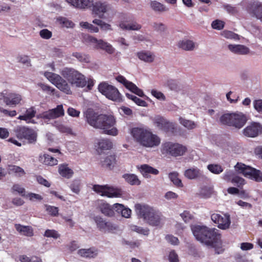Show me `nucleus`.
<instances>
[{
	"label": "nucleus",
	"instance_id": "nucleus-1",
	"mask_svg": "<svg viewBox=\"0 0 262 262\" xmlns=\"http://www.w3.org/2000/svg\"><path fill=\"white\" fill-rule=\"evenodd\" d=\"M86 122L91 126L102 129L103 133L111 136H117L118 129L115 127L116 120L112 115L98 114L92 108H88L84 113Z\"/></svg>",
	"mask_w": 262,
	"mask_h": 262
},
{
	"label": "nucleus",
	"instance_id": "nucleus-2",
	"mask_svg": "<svg viewBox=\"0 0 262 262\" xmlns=\"http://www.w3.org/2000/svg\"><path fill=\"white\" fill-rule=\"evenodd\" d=\"M191 230L196 239L207 245H213L220 242L221 234L216 228L196 225Z\"/></svg>",
	"mask_w": 262,
	"mask_h": 262
},
{
	"label": "nucleus",
	"instance_id": "nucleus-3",
	"mask_svg": "<svg viewBox=\"0 0 262 262\" xmlns=\"http://www.w3.org/2000/svg\"><path fill=\"white\" fill-rule=\"evenodd\" d=\"M131 133L135 140L145 147L158 146L161 143L160 137L153 134L149 128L135 127L132 129Z\"/></svg>",
	"mask_w": 262,
	"mask_h": 262
},
{
	"label": "nucleus",
	"instance_id": "nucleus-4",
	"mask_svg": "<svg viewBox=\"0 0 262 262\" xmlns=\"http://www.w3.org/2000/svg\"><path fill=\"white\" fill-rule=\"evenodd\" d=\"M135 211L140 218L143 219L150 225L157 226L161 222V213L152 207L141 204H137L135 205Z\"/></svg>",
	"mask_w": 262,
	"mask_h": 262
},
{
	"label": "nucleus",
	"instance_id": "nucleus-5",
	"mask_svg": "<svg viewBox=\"0 0 262 262\" xmlns=\"http://www.w3.org/2000/svg\"><path fill=\"white\" fill-rule=\"evenodd\" d=\"M220 121L222 124L239 129L246 124L247 121V118L242 113H227L221 116Z\"/></svg>",
	"mask_w": 262,
	"mask_h": 262
},
{
	"label": "nucleus",
	"instance_id": "nucleus-6",
	"mask_svg": "<svg viewBox=\"0 0 262 262\" xmlns=\"http://www.w3.org/2000/svg\"><path fill=\"white\" fill-rule=\"evenodd\" d=\"M61 74L72 85L83 88L86 84L85 76L73 68H65L61 72Z\"/></svg>",
	"mask_w": 262,
	"mask_h": 262
},
{
	"label": "nucleus",
	"instance_id": "nucleus-7",
	"mask_svg": "<svg viewBox=\"0 0 262 262\" xmlns=\"http://www.w3.org/2000/svg\"><path fill=\"white\" fill-rule=\"evenodd\" d=\"M45 76L59 90L67 95H71L72 91L67 81L60 75L55 73L46 72Z\"/></svg>",
	"mask_w": 262,
	"mask_h": 262
},
{
	"label": "nucleus",
	"instance_id": "nucleus-8",
	"mask_svg": "<svg viewBox=\"0 0 262 262\" xmlns=\"http://www.w3.org/2000/svg\"><path fill=\"white\" fill-rule=\"evenodd\" d=\"M13 131L17 138L20 140H27L29 144H35L37 141V134L32 128L17 126Z\"/></svg>",
	"mask_w": 262,
	"mask_h": 262
},
{
	"label": "nucleus",
	"instance_id": "nucleus-9",
	"mask_svg": "<svg viewBox=\"0 0 262 262\" xmlns=\"http://www.w3.org/2000/svg\"><path fill=\"white\" fill-rule=\"evenodd\" d=\"M98 89L108 99L118 102L122 101V96L115 86L104 82L99 84Z\"/></svg>",
	"mask_w": 262,
	"mask_h": 262
},
{
	"label": "nucleus",
	"instance_id": "nucleus-10",
	"mask_svg": "<svg viewBox=\"0 0 262 262\" xmlns=\"http://www.w3.org/2000/svg\"><path fill=\"white\" fill-rule=\"evenodd\" d=\"M187 149L186 146L171 142H166L162 145L161 147V152L163 154L175 157L184 155Z\"/></svg>",
	"mask_w": 262,
	"mask_h": 262
},
{
	"label": "nucleus",
	"instance_id": "nucleus-11",
	"mask_svg": "<svg viewBox=\"0 0 262 262\" xmlns=\"http://www.w3.org/2000/svg\"><path fill=\"white\" fill-rule=\"evenodd\" d=\"M93 190L97 193H99L101 196L108 198H118L120 197L122 194L121 189L110 187L107 185H94L93 186Z\"/></svg>",
	"mask_w": 262,
	"mask_h": 262
},
{
	"label": "nucleus",
	"instance_id": "nucleus-12",
	"mask_svg": "<svg viewBox=\"0 0 262 262\" xmlns=\"http://www.w3.org/2000/svg\"><path fill=\"white\" fill-rule=\"evenodd\" d=\"M211 219L222 230H226L230 227V216L228 213H214L211 215Z\"/></svg>",
	"mask_w": 262,
	"mask_h": 262
},
{
	"label": "nucleus",
	"instance_id": "nucleus-13",
	"mask_svg": "<svg viewBox=\"0 0 262 262\" xmlns=\"http://www.w3.org/2000/svg\"><path fill=\"white\" fill-rule=\"evenodd\" d=\"M92 13L100 18L104 17V13L111 9L110 5L105 2L98 1L94 3L92 2Z\"/></svg>",
	"mask_w": 262,
	"mask_h": 262
},
{
	"label": "nucleus",
	"instance_id": "nucleus-14",
	"mask_svg": "<svg viewBox=\"0 0 262 262\" xmlns=\"http://www.w3.org/2000/svg\"><path fill=\"white\" fill-rule=\"evenodd\" d=\"M0 100H3L6 105L15 106L21 100L20 95L15 93H7L6 91L0 93Z\"/></svg>",
	"mask_w": 262,
	"mask_h": 262
},
{
	"label": "nucleus",
	"instance_id": "nucleus-15",
	"mask_svg": "<svg viewBox=\"0 0 262 262\" xmlns=\"http://www.w3.org/2000/svg\"><path fill=\"white\" fill-rule=\"evenodd\" d=\"M248 12L262 21V3L257 1L249 3L247 6Z\"/></svg>",
	"mask_w": 262,
	"mask_h": 262
},
{
	"label": "nucleus",
	"instance_id": "nucleus-16",
	"mask_svg": "<svg viewBox=\"0 0 262 262\" xmlns=\"http://www.w3.org/2000/svg\"><path fill=\"white\" fill-rule=\"evenodd\" d=\"M153 123L159 129L166 133L172 131L174 128V125L172 123L160 116H156L153 119Z\"/></svg>",
	"mask_w": 262,
	"mask_h": 262
},
{
	"label": "nucleus",
	"instance_id": "nucleus-17",
	"mask_svg": "<svg viewBox=\"0 0 262 262\" xmlns=\"http://www.w3.org/2000/svg\"><path fill=\"white\" fill-rule=\"evenodd\" d=\"M262 132V126L259 123L252 122L243 130L245 136L254 138Z\"/></svg>",
	"mask_w": 262,
	"mask_h": 262
},
{
	"label": "nucleus",
	"instance_id": "nucleus-18",
	"mask_svg": "<svg viewBox=\"0 0 262 262\" xmlns=\"http://www.w3.org/2000/svg\"><path fill=\"white\" fill-rule=\"evenodd\" d=\"M94 220L96 224L97 228L100 231L107 230L108 231L116 230L117 227L110 222H106L99 215L94 217Z\"/></svg>",
	"mask_w": 262,
	"mask_h": 262
},
{
	"label": "nucleus",
	"instance_id": "nucleus-19",
	"mask_svg": "<svg viewBox=\"0 0 262 262\" xmlns=\"http://www.w3.org/2000/svg\"><path fill=\"white\" fill-rule=\"evenodd\" d=\"M235 167L239 173H242L245 177L251 179H252L253 174L257 170L254 168L239 163L236 164Z\"/></svg>",
	"mask_w": 262,
	"mask_h": 262
},
{
	"label": "nucleus",
	"instance_id": "nucleus-20",
	"mask_svg": "<svg viewBox=\"0 0 262 262\" xmlns=\"http://www.w3.org/2000/svg\"><path fill=\"white\" fill-rule=\"evenodd\" d=\"M90 41L96 44L95 48L100 49L103 50H105L108 54H113L114 52V49L110 43L104 41L102 39L98 40L97 38L94 37H91Z\"/></svg>",
	"mask_w": 262,
	"mask_h": 262
},
{
	"label": "nucleus",
	"instance_id": "nucleus-21",
	"mask_svg": "<svg viewBox=\"0 0 262 262\" xmlns=\"http://www.w3.org/2000/svg\"><path fill=\"white\" fill-rule=\"evenodd\" d=\"M113 147L112 142L108 139H101L98 140L96 146V150L100 155L104 150H110Z\"/></svg>",
	"mask_w": 262,
	"mask_h": 262
},
{
	"label": "nucleus",
	"instance_id": "nucleus-22",
	"mask_svg": "<svg viewBox=\"0 0 262 262\" xmlns=\"http://www.w3.org/2000/svg\"><path fill=\"white\" fill-rule=\"evenodd\" d=\"M67 1L74 7L79 9H85L91 7L93 2V0H67Z\"/></svg>",
	"mask_w": 262,
	"mask_h": 262
},
{
	"label": "nucleus",
	"instance_id": "nucleus-23",
	"mask_svg": "<svg viewBox=\"0 0 262 262\" xmlns=\"http://www.w3.org/2000/svg\"><path fill=\"white\" fill-rule=\"evenodd\" d=\"M116 157L113 155L106 157L104 160L101 162V164L102 167L112 170L116 166Z\"/></svg>",
	"mask_w": 262,
	"mask_h": 262
},
{
	"label": "nucleus",
	"instance_id": "nucleus-24",
	"mask_svg": "<svg viewBox=\"0 0 262 262\" xmlns=\"http://www.w3.org/2000/svg\"><path fill=\"white\" fill-rule=\"evenodd\" d=\"M77 253L81 257L93 258L97 256L98 254V251L95 248L92 247L89 249H79Z\"/></svg>",
	"mask_w": 262,
	"mask_h": 262
},
{
	"label": "nucleus",
	"instance_id": "nucleus-25",
	"mask_svg": "<svg viewBox=\"0 0 262 262\" xmlns=\"http://www.w3.org/2000/svg\"><path fill=\"white\" fill-rule=\"evenodd\" d=\"M140 171L143 174V177L146 178L149 177V174L154 175H157L159 174V171L158 169L147 165L143 164L140 166L139 168Z\"/></svg>",
	"mask_w": 262,
	"mask_h": 262
},
{
	"label": "nucleus",
	"instance_id": "nucleus-26",
	"mask_svg": "<svg viewBox=\"0 0 262 262\" xmlns=\"http://www.w3.org/2000/svg\"><path fill=\"white\" fill-rule=\"evenodd\" d=\"M14 226L15 229L22 235L29 237L34 235L33 228L31 226H23L19 224H16Z\"/></svg>",
	"mask_w": 262,
	"mask_h": 262
},
{
	"label": "nucleus",
	"instance_id": "nucleus-27",
	"mask_svg": "<svg viewBox=\"0 0 262 262\" xmlns=\"http://www.w3.org/2000/svg\"><path fill=\"white\" fill-rule=\"evenodd\" d=\"M100 211L104 215L112 217L114 215L113 207L107 203H102L98 207Z\"/></svg>",
	"mask_w": 262,
	"mask_h": 262
},
{
	"label": "nucleus",
	"instance_id": "nucleus-28",
	"mask_svg": "<svg viewBox=\"0 0 262 262\" xmlns=\"http://www.w3.org/2000/svg\"><path fill=\"white\" fill-rule=\"evenodd\" d=\"M228 49L232 52L237 54L244 55L249 52V49L242 45H228Z\"/></svg>",
	"mask_w": 262,
	"mask_h": 262
},
{
	"label": "nucleus",
	"instance_id": "nucleus-29",
	"mask_svg": "<svg viewBox=\"0 0 262 262\" xmlns=\"http://www.w3.org/2000/svg\"><path fill=\"white\" fill-rule=\"evenodd\" d=\"M39 161L45 165L48 166H54L58 164V160L56 158L46 154L39 156Z\"/></svg>",
	"mask_w": 262,
	"mask_h": 262
},
{
	"label": "nucleus",
	"instance_id": "nucleus-30",
	"mask_svg": "<svg viewBox=\"0 0 262 262\" xmlns=\"http://www.w3.org/2000/svg\"><path fill=\"white\" fill-rule=\"evenodd\" d=\"M59 173L63 177L69 179L73 174V170L70 168L67 164H61L59 166Z\"/></svg>",
	"mask_w": 262,
	"mask_h": 262
},
{
	"label": "nucleus",
	"instance_id": "nucleus-31",
	"mask_svg": "<svg viewBox=\"0 0 262 262\" xmlns=\"http://www.w3.org/2000/svg\"><path fill=\"white\" fill-rule=\"evenodd\" d=\"M178 46L179 48H181L184 50L191 51L194 49L195 44L193 41L186 39L179 41Z\"/></svg>",
	"mask_w": 262,
	"mask_h": 262
},
{
	"label": "nucleus",
	"instance_id": "nucleus-32",
	"mask_svg": "<svg viewBox=\"0 0 262 262\" xmlns=\"http://www.w3.org/2000/svg\"><path fill=\"white\" fill-rule=\"evenodd\" d=\"M35 114L36 111L34 107H31L27 110L24 115L19 116L18 118L21 120L26 121L27 123H30L32 122L31 120L35 117Z\"/></svg>",
	"mask_w": 262,
	"mask_h": 262
},
{
	"label": "nucleus",
	"instance_id": "nucleus-33",
	"mask_svg": "<svg viewBox=\"0 0 262 262\" xmlns=\"http://www.w3.org/2000/svg\"><path fill=\"white\" fill-rule=\"evenodd\" d=\"M138 57L147 62H151L154 60L155 56L150 52L141 51L137 53Z\"/></svg>",
	"mask_w": 262,
	"mask_h": 262
},
{
	"label": "nucleus",
	"instance_id": "nucleus-34",
	"mask_svg": "<svg viewBox=\"0 0 262 262\" xmlns=\"http://www.w3.org/2000/svg\"><path fill=\"white\" fill-rule=\"evenodd\" d=\"M184 175L189 179H194L201 177L202 173L198 168H189L185 170Z\"/></svg>",
	"mask_w": 262,
	"mask_h": 262
},
{
	"label": "nucleus",
	"instance_id": "nucleus-35",
	"mask_svg": "<svg viewBox=\"0 0 262 262\" xmlns=\"http://www.w3.org/2000/svg\"><path fill=\"white\" fill-rule=\"evenodd\" d=\"M122 177L126 182L132 185H139L141 183L138 177L135 174L125 173L123 175Z\"/></svg>",
	"mask_w": 262,
	"mask_h": 262
},
{
	"label": "nucleus",
	"instance_id": "nucleus-36",
	"mask_svg": "<svg viewBox=\"0 0 262 262\" xmlns=\"http://www.w3.org/2000/svg\"><path fill=\"white\" fill-rule=\"evenodd\" d=\"M120 27L123 30H139L141 28V25L137 24V23L132 24L121 23L120 24Z\"/></svg>",
	"mask_w": 262,
	"mask_h": 262
},
{
	"label": "nucleus",
	"instance_id": "nucleus-37",
	"mask_svg": "<svg viewBox=\"0 0 262 262\" xmlns=\"http://www.w3.org/2000/svg\"><path fill=\"white\" fill-rule=\"evenodd\" d=\"M169 178L176 186L183 187V184L181 179L179 178V173L177 172H170L169 174Z\"/></svg>",
	"mask_w": 262,
	"mask_h": 262
},
{
	"label": "nucleus",
	"instance_id": "nucleus-38",
	"mask_svg": "<svg viewBox=\"0 0 262 262\" xmlns=\"http://www.w3.org/2000/svg\"><path fill=\"white\" fill-rule=\"evenodd\" d=\"M8 170L10 173H14L18 177H21L26 174V172L22 168L16 165L9 166Z\"/></svg>",
	"mask_w": 262,
	"mask_h": 262
},
{
	"label": "nucleus",
	"instance_id": "nucleus-39",
	"mask_svg": "<svg viewBox=\"0 0 262 262\" xmlns=\"http://www.w3.org/2000/svg\"><path fill=\"white\" fill-rule=\"evenodd\" d=\"M126 96L127 98L133 100L136 104H137L139 106H146L147 105V103L146 101L143 100L141 99L140 98L134 96L133 95L126 93Z\"/></svg>",
	"mask_w": 262,
	"mask_h": 262
},
{
	"label": "nucleus",
	"instance_id": "nucleus-40",
	"mask_svg": "<svg viewBox=\"0 0 262 262\" xmlns=\"http://www.w3.org/2000/svg\"><path fill=\"white\" fill-rule=\"evenodd\" d=\"M151 8L155 11L164 12L167 11L168 9L161 3L157 1H153L150 3Z\"/></svg>",
	"mask_w": 262,
	"mask_h": 262
},
{
	"label": "nucleus",
	"instance_id": "nucleus-41",
	"mask_svg": "<svg viewBox=\"0 0 262 262\" xmlns=\"http://www.w3.org/2000/svg\"><path fill=\"white\" fill-rule=\"evenodd\" d=\"M54 119L64 115V110L62 105H58L56 108L51 110Z\"/></svg>",
	"mask_w": 262,
	"mask_h": 262
},
{
	"label": "nucleus",
	"instance_id": "nucleus-42",
	"mask_svg": "<svg viewBox=\"0 0 262 262\" xmlns=\"http://www.w3.org/2000/svg\"><path fill=\"white\" fill-rule=\"evenodd\" d=\"M45 207L46 211L50 215L52 216H57L58 215L59 209L58 207L47 204H45Z\"/></svg>",
	"mask_w": 262,
	"mask_h": 262
},
{
	"label": "nucleus",
	"instance_id": "nucleus-43",
	"mask_svg": "<svg viewBox=\"0 0 262 262\" xmlns=\"http://www.w3.org/2000/svg\"><path fill=\"white\" fill-rule=\"evenodd\" d=\"M19 260L21 262H42L41 258L37 256L28 257L26 255L20 256Z\"/></svg>",
	"mask_w": 262,
	"mask_h": 262
},
{
	"label": "nucleus",
	"instance_id": "nucleus-44",
	"mask_svg": "<svg viewBox=\"0 0 262 262\" xmlns=\"http://www.w3.org/2000/svg\"><path fill=\"white\" fill-rule=\"evenodd\" d=\"M179 121L182 125L188 129H192L195 127V124L192 121L185 119L182 117H180Z\"/></svg>",
	"mask_w": 262,
	"mask_h": 262
},
{
	"label": "nucleus",
	"instance_id": "nucleus-45",
	"mask_svg": "<svg viewBox=\"0 0 262 262\" xmlns=\"http://www.w3.org/2000/svg\"><path fill=\"white\" fill-rule=\"evenodd\" d=\"M38 85L43 92L50 95H56L55 92H57L54 88L45 83H40Z\"/></svg>",
	"mask_w": 262,
	"mask_h": 262
},
{
	"label": "nucleus",
	"instance_id": "nucleus-46",
	"mask_svg": "<svg viewBox=\"0 0 262 262\" xmlns=\"http://www.w3.org/2000/svg\"><path fill=\"white\" fill-rule=\"evenodd\" d=\"M207 168L210 171L214 174H220L223 171L222 167L218 164H209Z\"/></svg>",
	"mask_w": 262,
	"mask_h": 262
},
{
	"label": "nucleus",
	"instance_id": "nucleus-47",
	"mask_svg": "<svg viewBox=\"0 0 262 262\" xmlns=\"http://www.w3.org/2000/svg\"><path fill=\"white\" fill-rule=\"evenodd\" d=\"M93 23L100 27L101 29L104 30H112L111 26L110 24H107L102 20L98 19H95L93 20Z\"/></svg>",
	"mask_w": 262,
	"mask_h": 262
},
{
	"label": "nucleus",
	"instance_id": "nucleus-48",
	"mask_svg": "<svg viewBox=\"0 0 262 262\" xmlns=\"http://www.w3.org/2000/svg\"><path fill=\"white\" fill-rule=\"evenodd\" d=\"M213 192V188L211 187H204L202 188L200 194L203 198H210Z\"/></svg>",
	"mask_w": 262,
	"mask_h": 262
},
{
	"label": "nucleus",
	"instance_id": "nucleus-49",
	"mask_svg": "<svg viewBox=\"0 0 262 262\" xmlns=\"http://www.w3.org/2000/svg\"><path fill=\"white\" fill-rule=\"evenodd\" d=\"M11 190L13 193H18L23 196H25V189L18 184L13 185Z\"/></svg>",
	"mask_w": 262,
	"mask_h": 262
},
{
	"label": "nucleus",
	"instance_id": "nucleus-50",
	"mask_svg": "<svg viewBox=\"0 0 262 262\" xmlns=\"http://www.w3.org/2000/svg\"><path fill=\"white\" fill-rule=\"evenodd\" d=\"M231 182L232 184H234V185H236L238 187L242 188L243 186L245 184V181L243 178L241 177H239L238 176H235L232 178Z\"/></svg>",
	"mask_w": 262,
	"mask_h": 262
},
{
	"label": "nucleus",
	"instance_id": "nucleus-51",
	"mask_svg": "<svg viewBox=\"0 0 262 262\" xmlns=\"http://www.w3.org/2000/svg\"><path fill=\"white\" fill-rule=\"evenodd\" d=\"M128 90L130 91L133 93L135 94L136 95L139 96V97H144V94L143 92V91L138 88L136 84H135L134 83H133L130 87L129 88Z\"/></svg>",
	"mask_w": 262,
	"mask_h": 262
},
{
	"label": "nucleus",
	"instance_id": "nucleus-52",
	"mask_svg": "<svg viewBox=\"0 0 262 262\" xmlns=\"http://www.w3.org/2000/svg\"><path fill=\"white\" fill-rule=\"evenodd\" d=\"M224 9L230 14L234 15L238 13V10L236 7L232 6L229 4H226L223 6Z\"/></svg>",
	"mask_w": 262,
	"mask_h": 262
},
{
	"label": "nucleus",
	"instance_id": "nucleus-53",
	"mask_svg": "<svg viewBox=\"0 0 262 262\" xmlns=\"http://www.w3.org/2000/svg\"><path fill=\"white\" fill-rule=\"evenodd\" d=\"M116 79L119 82L123 84V85L127 88L129 89L131 84L133 83L132 82L128 81L124 76L122 75H119L116 77Z\"/></svg>",
	"mask_w": 262,
	"mask_h": 262
},
{
	"label": "nucleus",
	"instance_id": "nucleus-54",
	"mask_svg": "<svg viewBox=\"0 0 262 262\" xmlns=\"http://www.w3.org/2000/svg\"><path fill=\"white\" fill-rule=\"evenodd\" d=\"M44 236L47 237L57 238L59 237V234L55 230L47 229L45 232Z\"/></svg>",
	"mask_w": 262,
	"mask_h": 262
},
{
	"label": "nucleus",
	"instance_id": "nucleus-55",
	"mask_svg": "<svg viewBox=\"0 0 262 262\" xmlns=\"http://www.w3.org/2000/svg\"><path fill=\"white\" fill-rule=\"evenodd\" d=\"M80 182L77 180H75L73 181L70 185V188L73 192L78 194L80 191Z\"/></svg>",
	"mask_w": 262,
	"mask_h": 262
},
{
	"label": "nucleus",
	"instance_id": "nucleus-56",
	"mask_svg": "<svg viewBox=\"0 0 262 262\" xmlns=\"http://www.w3.org/2000/svg\"><path fill=\"white\" fill-rule=\"evenodd\" d=\"M225 25V23L220 20H215L212 21L211 24L212 27L214 29L221 30Z\"/></svg>",
	"mask_w": 262,
	"mask_h": 262
},
{
	"label": "nucleus",
	"instance_id": "nucleus-57",
	"mask_svg": "<svg viewBox=\"0 0 262 262\" xmlns=\"http://www.w3.org/2000/svg\"><path fill=\"white\" fill-rule=\"evenodd\" d=\"M39 35L41 38L48 39L52 37V32L47 29L41 30L39 32Z\"/></svg>",
	"mask_w": 262,
	"mask_h": 262
},
{
	"label": "nucleus",
	"instance_id": "nucleus-58",
	"mask_svg": "<svg viewBox=\"0 0 262 262\" xmlns=\"http://www.w3.org/2000/svg\"><path fill=\"white\" fill-rule=\"evenodd\" d=\"M131 229L132 231L137 232L139 233L143 234L144 235H147L148 233V230L143 229L141 227H139L138 226L133 225L131 227Z\"/></svg>",
	"mask_w": 262,
	"mask_h": 262
},
{
	"label": "nucleus",
	"instance_id": "nucleus-59",
	"mask_svg": "<svg viewBox=\"0 0 262 262\" xmlns=\"http://www.w3.org/2000/svg\"><path fill=\"white\" fill-rule=\"evenodd\" d=\"M165 239L168 243L172 245H177L179 243V239L172 235H167L165 236Z\"/></svg>",
	"mask_w": 262,
	"mask_h": 262
},
{
	"label": "nucleus",
	"instance_id": "nucleus-60",
	"mask_svg": "<svg viewBox=\"0 0 262 262\" xmlns=\"http://www.w3.org/2000/svg\"><path fill=\"white\" fill-rule=\"evenodd\" d=\"M180 215L185 223L189 222L193 218L189 211L187 210H185Z\"/></svg>",
	"mask_w": 262,
	"mask_h": 262
},
{
	"label": "nucleus",
	"instance_id": "nucleus-61",
	"mask_svg": "<svg viewBox=\"0 0 262 262\" xmlns=\"http://www.w3.org/2000/svg\"><path fill=\"white\" fill-rule=\"evenodd\" d=\"M72 56L76 57L79 61L87 62L88 58L86 56L79 52H74Z\"/></svg>",
	"mask_w": 262,
	"mask_h": 262
},
{
	"label": "nucleus",
	"instance_id": "nucleus-62",
	"mask_svg": "<svg viewBox=\"0 0 262 262\" xmlns=\"http://www.w3.org/2000/svg\"><path fill=\"white\" fill-rule=\"evenodd\" d=\"M151 94L153 96L158 99H161L162 100H165L166 99L165 96L162 92L158 91L156 90H152L151 91Z\"/></svg>",
	"mask_w": 262,
	"mask_h": 262
},
{
	"label": "nucleus",
	"instance_id": "nucleus-63",
	"mask_svg": "<svg viewBox=\"0 0 262 262\" xmlns=\"http://www.w3.org/2000/svg\"><path fill=\"white\" fill-rule=\"evenodd\" d=\"M168 259L170 262H179L178 255L174 250L170 252Z\"/></svg>",
	"mask_w": 262,
	"mask_h": 262
},
{
	"label": "nucleus",
	"instance_id": "nucleus-64",
	"mask_svg": "<svg viewBox=\"0 0 262 262\" xmlns=\"http://www.w3.org/2000/svg\"><path fill=\"white\" fill-rule=\"evenodd\" d=\"M253 180H254L256 182H262V172L257 169L256 171H255L254 173V174H253Z\"/></svg>",
	"mask_w": 262,
	"mask_h": 262
}]
</instances>
